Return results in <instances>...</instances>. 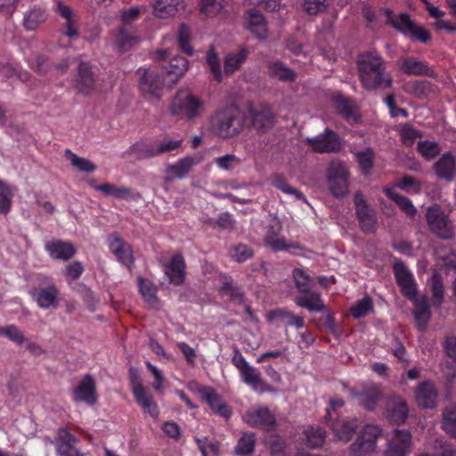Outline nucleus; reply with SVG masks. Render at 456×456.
I'll return each mask as SVG.
<instances>
[{
    "instance_id": "obj_37",
    "label": "nucleus",
    "mask_w": 456,
    "mask_h": 456,
    "mask_svg": "<svg viewBox=\"0 0 456 456\" xmlns=\"http://www.w3.org/2000/svg\"><path fill=\"white\" fill-rule=\"evenodd\" d=\"M75 444L76 438L69 433H65L57 442V453L60 456H84V454L75 447Z\"/></svg>"
},
{
    "instance_id": "obj_2",
    "label": "nucleus",
    "mask_w": 456,
    "mask_h": 456,
    "mask_svg": "<svg viewBox=\"0 0 456 456\" xmlns=\"http://www.w3.org/2000/svg\"><path fill=\"white\" fill-rule=\"evenodd\" d=\"M204 110L205 102L198 95L186 90H179L169 104L171 115L181 120H194Z\"/></svg>"
},
{
    "instance_id": "obj_27",
    "label": "nucleus",
    "mask_w": 456,
    "mask_h": 456,
    "mask_svg": "<svg viewBox=\"0 0 456 456\" xmlns=\"http://www.w3.org/2000/svg\"><path fill=\"white\" fill-rule=\"evenodd\" d=\"M334 102L337 110L348 122L357 123L360 120L357 107L349 98L338 94L335 97Z\"/></svg>"
},
{
    "instance_id": "obj_46",
    "label": "nucleus",
    "mask_w": 456,
    "mask_h": 456,
    "mask_svg": "<svg viewBox=\"0 0 456 456\" xmlns=\"http://www.w3.org/2000/svg\"><path fill=\"white\" fill-rule=\"evenodd\" d=\"M214 163L220 170L230 172L235 167L240 166L241 159L234 154L228 153L215 158Z\"/></svg>"
},
{
    "instance_id": "obj_32",
    "label": "nucleus",
    "mask_w": 456,
    "mask_h": 456,
    "mask_svg": "<svg viewBox=\"0 0 456 456\" xmlns=\"http://www.w3.org/2000/svg\"><path fill=\"white\" fill-rule=\"evenodd\" d=\"M202 397L204 401L211 407V409L217 414L228 418L231 411L226 403L217 395L212 389L206 388L202 391Z\"/></svg>"
},
{
    "instance_id": "obj_33",
    "label": "nucleus",
    "mask_w": 456,
    "mask_h": 456,
    "mask_svg": "<svg viewBox=\"0 0 456 456\" xmlns=\"http://www.w3.org/2000/svg\"><path fill=\"white\" fill-rule=\"evenodd\" d=\"M408 407L400 398L393 399L388 403L387 418L395 424L403 423L407 418Z\"/></svg>"
},
{
    "instance_id": "obj_1",
    "label": "nucleus",
    "mask_w": 456,
    "mask_h": 456,
    "mask_svg": "<svg viewBox=\"0 0 456 456\" xmlns=\"http://www.w3.org/2000/svg\"><path fill=\"white\" fill-rule=\"evenodd\" d=\"M358 67L360 79L364 88L373 90L391 86V77L385 72L384 64L379 56L372 53L362 54L359 57Z\"/></svg>"
},
{
    "instance_id": "obj_8",
    "label": "nucleus",
    "mask_w": 456,
    "mask_h": 456,
    "mask_svg": "<svg viewBox=\"0 0 456 456\" xmlns=\"http://www.w3.org/2000/svg\"><path fill=\"white\" fill-rule=\"evenodd\" d=\"M426 219L432 232L443 239H451L453 229L441 208L435 204L427 209Z\"/></svg>"
},
{
    "instance_id": "obj_3",
    "label": "nucleus",
    "mask_w": 456,
    "mask_h": 456,
    "mask_svg": "<svg viewBox=\"0 0 456 456\" xmlns=\"http://www.w3.org/2000/svg\"><path fill=\"white\" fill-rule=\"evenodd\" d=\"M243 121L240 115L232 109L216 111L209 119V129L222 138H232L240 133Z\"/></svg>"
},
{
    "instance_id": "obj_26",
    "label": "nucleus",
    "mask_w": 456,
    "mask_h": 456,
    "mask_svg": "<svg viewBox=\"0 0 456 456\" xmlns=\"http://www.w3.org/2000/svg\"><path fill=\"white\" fill-rule=\"evenodd\" d=\"M413 314L417 327L420 330H425L430 319V309L427 297L422 296L414 297Z\"/></svg>"
},
{
    "instance_id": "obj_19",
    "label": "nucleus",
    "mask_w": 456,
    "mask_h": 456,
    "mask_svg": "<svg viewBox=\"0 0 456 456\" xmlns=\"http://www.w3.org/2000/svg\"><path fill=\"white\" fill-rule=\"evenodd\" d=\"M395 275L402 292L411 299L416 297V284L412 274L402 263H395L394 266Z\"/></svg>"
},
{
    "instance_id": "obj_24",
    "label": "nucleus",
    "mask_w": 456,
    "mask_h": 456,
    "mask_svg": "<svg viewBox=\"0 0 456 456\" xmlns=\"http://www.w3.org/2000/svg\"><path fill=\"white\" fill-rule=\"evenodd\" d=\"M274 120V115L270 107L263 106L252 113V126L257 133L269 130Z\"/></svg>"
},
{
    "instance_id": "obj_23",
    "label": "nucleus",
    "mask_w": 456,
    "mask_h": 456,
    "mask_svg": "<svg viewBox=\"0 0 456 456\" xmlns=\"http://www.w3.org/2000/svg\"><path fill=\"white\" fill-rule=\"evenodd\" d=\"M74 400L89 404H94L96 402L95 382L91 376L84 377L78 383L74 391Z\"/></svg>"
},
{
    "instance_id": "obj_52",
    "label": "nucleus",
    "mask_w": 456,
    "mask_h": 456,
    "mask_svg": "<svg viewBox=\"0 0 456 456\" xmlns=\"http://www.w3.org/2000/svg\"><path fill=\"white\" fill-rule=\"evenodd\" d=\"M402 69L405 73L411 75H421L427 72V67L425 64L414 58H408L404 60Z\"/></svg>"
},
{
    "instance_id": "obj_40",
    "label": "nucleus",
    "mask_w": 456,
    "mask_h": 456,
    "mask_svg": "<svg viewBox=\"0 0 456 456\" xmlns=\"http://www.w3.org/2000/svg\"><path fill=\"white\" fill-rule=\"evenodd\" d=\"M359 403L369 410H373L376 406L380 392L376 386H370L362 389L357 394Z\"/></svg>"
},
{
    "instance_id": "obj_17",
    "label": "nucleus",
    "mask_w": 456,
    "mask_h": 456,
    "mask_svg": "<svg viewBox=\"0 0 456 456\" xmlns=\"http://www.w3.org/2000/svg\"><path fill=\"white\" fill-rule=\"evenodd\" d=\"M243 419L250 426L268 428L274 425L275 419L270 411L265 407L250 408L243 415Z\"/></svg>"
},
{
    "instance_id": "obj_54",
    "label": "nucleus",
    "mask_w": 456,
    "mask_h": 456,
    "mask_svg": "<svg viewBox=\"0 0 456 456\" xmlns=\"http://www.w3.org/2000/svg\"><path fill=\"white\" fill-rule=\"evenodd\" d=\"M443 428L448 434L456 437V406L444 412Z\"/></svg>"
},
{
    "instance_id": "obj_4",
    "label": "nucleus",
    "mask_w": 456,
    "mask_h": 456,
    "mask_svg": "<svg viewBox=\"0 0 456 456\" xmlns=\"http://www.w3.org/2000/svg\"><path fill=\"white\" fill-rule=\"evenodd\" d=\"M232 362L239 370L241 380L252 390L260 394L271 391L268 385L262 379L259 370L250 365L238 349L234 351Z\"/></svg>"
},
{
    "instance_id": "obj_15",
    "label": "nucleus",
    "mask_w": 456,
    "mask_h": 456,
    "mask_svg": "<svg viewBox=\"0 0 456 456\" xmlns=\"http://www.w3.org/2000/svg\"><path fill=\"white\" fill-rule=\"evenodd\" d=\"M378 19L383 20L385 26H391L394 28H422L416 27L411 16L407 12L395 14L389 8L381 9L378 14Z\"/></svg>"
},
{
    "instance_id": "obj_43",
    "label": "nucleus",
    "mask_w": 456,
    "mask_h": 456,
    "mask_svg": "<svg viewBox=\"0 0 456 456\" xmlns=\"http://www.w3.org/2000/svg\"><path fill=\"white\" fill-rule=\"evenodd\" d=\"M269 74L282 81H291L295 78L293 70L287 68L280 61H273L268 64Z\"/></svg>"
},
{
    "instance_id": "obj_16",
    "label": "nucleus",
    "mask_w": 456,
    "mask_h": 456,
    "mask_svg": "<svg viewBox=\"0 0 456 456\" xmlns=\"http://www.w3.org/2000/svg\"><path fill=\"white\" fill-rule=\"evenodd\" d=\"M354 204L356 214L363 231L366 232H373L376 228L377 220L374 213L370 209L361 192L355 194Z\"/></svg>"
},
{
    "instance_id": "obj_48",
    "label": "nucleus",
    "mask_w": 456,
    "mask_h": 456,
    "mask_svg": "<svg viewBox=\"0 0 456 456\" xmlns=\"http://www.w3.org/2000/svg\"><path fill=\"white\" fill-rule=\"evenodd\" d=\"M265 242L273 251H289L290 253H295L294 250L300 248L298 244L288 243L284 239L275 238L273 236H267Z\"/></svg>"
},
{
    "instance_id": "obj_20",
    "label": "nucleus",
    "mask_w": 456,
    "mask_h": 456,
    "mask_svg": "<svg viewBox=\"0 0 456 456\" xmlns=\"http://www.w3.org/2000/svg\"><path fill=\"white\" fill-rule=\"evenodd\" d=\"M164 273L171 283L175 285L182 284L185 277L183 257L180 254L174 255L170 262L165 265Z\"/></svg>"
},
{
    "instance_id": "obj_59",
    "label": "nucleus",
    "mask_w": 456,
    "mask_h": 456,
    "mask_svg": "<svg viewBox=\"0 0 456 456\" xmlns=\"http://www.w3.org/2000/svg\"><path fill=\"white\" fill-rule=\"evenodd\" d=\"M418 150L419 153L426 159H432L436 157L440 151L437 143L428 141L419 142Z\"/></svg>"
},
{
    "instance_id": "obj_44",
    "label": "nucleus",
    "mask_w": 456,
    "mask_h": 456,
    "mask_svg": "<svg viewBox=\"0 0 456 456\" xmlns=\"http://www.w3.org/2000/svg\"><path fill=\"white\" fill-rule=\"evenodd\" d=\"M306 445L316 448L321 446L324 442L325 431L319 427L309 426L305 431Z\"/></svg>"
},
{
    "instance_id": "obj_14",
    "label": "nucleus",
    "mask_w": 456,
    "mask_h": 456,
    "mask_svg": "<svg viewBox=\"0 0 456 456\" xmlns=\"http://www.w3.org/2000/svg\"><path fill=\"white\" fill-rule=\"evenodd\" d=\"M188 61L181 56H175L162 65V74L167 78L168 87H173L186 73Z\"/></svg>"
},
{
    "instance_id": "obj_34",
    "label": "nucleus",
    "mask_w": 456,
    "mask_h": 456,
    "mask_svg": "<svg viewBox=\"0 0 456 456\" xmlns=\"http://www.w3.org/2000/svg\"><path fill=\"white\" fill-rule=\"evenodd\" d=\"M138 285L144 302L151 308H158L159 301L156 295V286L151 281L142 278H138Z\"/></svg>"
},
{
    "instance_id": "obj_39",
    "label": "nucleus",
    "mask_w": 456,
    "mask_h": 456,
    "mask_svg": "<svg viewBox=\"0 0 456 456\" xmlns=\"http://www.w3.org/2000/svg\"><path fill=\"white\" fill-rule=\"evenodd\" d=\"M384 192L389 199L394 200L407 216L411 217L416 215L417 209L410 200L400 195L393 188H384Z\"/></svg>"
},
{
    "instance_id": "obj_5",
    "label": "nucleus",
    "mask_w": 456,
    "mask_h": 456,
    "mask_svg": "<svg viewBox=\"0 0 456 456\" xmlns=\"http://www.w3.org/2000/svg\"><path fill=\"white\" fill-rule=\"evenodd\" d=\"M183 139H174L165 136L157 142H139L129 148L126 153L134 155L137 159L151 158L169 152L179 148Z\"/></svg>"
},
{
    "instance_id": "obj_13",
    "label": "nucleus",
    "mask_w": 456,
    "mask_h": 456,
    "mask_svg": "<svg viewBox=\"0 0 456 456\" xmlns=\"http://www.w3.org/2000/svg\"><path fill=\"white\" fill-rule=\"evenodd\" d=\"M203 152H197L191 156L184 157L177 162L170 165L166 169V175L168 180L184 178L193 167L201 163L204 159Z\"/></svg>"
},
{
    "instance_id": "obj_60",
    "label": "nucleus",
    "mask_w": 456,
    "mask_h": 456,
    "mask_svg": "<svg viewBox=\"0 0 456 456\" xmlns=\"http://www.w3.org/2000/svg\"><path fill=\"white\" fill-rule=\"evenodd\" d=\"M57 10L60 16L66 20V28H74L76 26V15L72 9L66 4L59 3Z\"/></svg>"
},
{
    "instance_id": "obj_22",
    "label": "nucleus",
    "mask_w": 456,
    "mask_h": 456,
    "mask_svg": "<svg viewBox=\"0 0 456 456\" xmlns=\"http://www.w3.org/2000/svg\"><path fill=\"white\" fill-rule=\"evenodd\" d=\"M45 248L52 258L61 261L69 260L76 253L74 246L70 242L63 240L48 241L45 243Z\"/></svg>"
},
{
    "instance_id": "obj_10",
    "label": "nucleus",
    "mask_w": 456,
    "mask_h": 456,
    "mask_svg": "<svg viewBox=\"0 0 456 456\" xmlns=\"http://www.w3.org/2000/svg\"><path fill=\"white\" fill-rule=\"evenodd\" d=\"M381 430L375 425H366L361 431L357 440L351 445V451L355 456H362L376 448V442Z\"/></svg>"
},
{
    "instance_id": "obj_18",
    "label": "nucleus",
    "mask_w": 456,
    "mask_h": 456,
    "mask_svg": "<svg viewBox=\"0 0 456 456\" xmlns=\"http://www.w3.org/2000/svg\"><path fill=\"white\" fill-rule=\"evenodd\" d=\"M74 88L77 93L88 95L95 90V79L90 66L81 62L78 66V75L75 80Z\"/></svg>"
},
{
    "instance_id": "obj_53",
    "label": "nucleus",
    "mask_w": 456,
    "mask_h": 456,
    "mask_svg": "<svg viewBox=\"0 0 456 456\" xmlns=\"http://www.w3.org/2000/svg\"><path fill=\"white\" fill-rule=\"evenodd\" d=\"M328 183L332 194L340 197L347 192L348 178H335L331 176L328 178Z\"/></svg>"
},
{
    "instance_id": "obj_6",
    "label": "nucleus",
    "mask_w": 456,
    "mask_h": 456,
    "mask_svg": "<svg viewBox=\"0 0 456 456\" xmlns=\"http://www.w3.org/2000/svg\"><path fill=\"white\" fill-rule=\"evenodd\" d=\"M139 89L150 101L159 100L164 88L168 87L167 78L161 73L148 69L139 70Z\"/></svg>"
},
{
    "instance_id": "obj_45",
    "label": "nucleus",
    "mask_w": 456,
    "mask_h": 456,
    "mask_svg": "<svg viewBox=\"0 0 456 456\" xmlns=\"http://www.w3.org/2000/svg\"><path fill=\"white\" fill-rule=\"evenodd\" d=\"M71 165L80 172L94 173L97 169V166L87 159L78 157L70 151H66Z\"/></svg>"
},
{
    "instance_id": "obj_28",
    "label": "nucleus",
    "mask_w": 456,
    "mask_h": 456,
    "mask_svg": "<svg viewBox=\"0 0 456 456\" xmlns=\"http://www.w3.org/2000/svg\"><path fill=\"white\" fill-rule=\"evenodd\" d=\"M183 7V0H157L153 5V13L158 18L165 19L175 16Z\"/></svg>"
},
{
    "instance_id": "obj_42",
    "label": "nucleus",
    "mask_w": 456,
    "mask_h": 456,
    "mask_svg": "<svg viewBox=\"0 0 456 456\" xmlns=\"http://www.w3.org/2000/svg\"><path fill=\"white\" fill-rule=\"evenodd\" d=\"M58 291L55 286L40 289L36 296L38 305L42 308L53 306L57 303Z\"/></svg>"
},
{
    "instance_id": "obj_41",
    "label": "nucleus",
    "mask_w": 456,
    "mask_h": 456,
    "mask_svg": "<svg viewBox=\"0 0 456 456\" xmlns=\"http://www.w3.org/2000/svg\"><path fill=\"white\" fill-rule=\"evenodd\" d=\"M245 25L248 28H265L267 21L262 12L256 8L248 9L243 15Z\"/></svg>"
},
{
    "instance_id": "obj_47",
    "label": "nucleus",
    "mask_w": 456,
    "mask_h": 456,
    "mask_svg": "<svg viewBox=\"0 0 456 456\" xmlns=\"http://www.w3.org/2000/svg\"><path fill=\"white\" fill-rule=\"evenodd\" d=\"M13 194L12 188L0 179V213L7 214L10 211Z\"/></svg>"
},
{
    "instance_id": "obj_63",
    "label": "nucleus",
    "mask_w": 456,
    "mask_h": 456,
    "mask_svg": "<svg viewBox=\"0 0 456 456\" xmlns=\"http://www.w3.org/2000/svg\"><path fill=\"white\" fill-rule=\"evenodd\" d=\"M177 43L180 49L189 54L192 55L194 53L193 47L191 45L190 30H180L177 36Z\"/></svg>"
},
{
    "instance_id": "obj_51",
    "label": "nucleus",
    "mask_w": 456,
    "mask_h": 456,
    "mask_svg": "<svg viewBox=\"0 0 456 456\" xmlns=\"http://www.w3.org/2000/svg\"><path fill=\"white\" fill-rule=\"evenodd\" d=\"M372 308V300L366 296L351 307V314L354 318H361L369 314Z\"/></svg>"
},
{
    "instance_id": "obj_30",
    "label": "nucleus",
    "mask_w": 456,
    "mask_h": 456,
    "mask_svg": "<svg viewBox=\"0 0 456 456\" xmlns=\"http://www.w3.org/2000/svg\"><path fill=\"white\" fill-rule=\"evenodd\" d=\"M435 171L440 179L452 181L456 171L454 158L450 154L443 155L435 164Z\"/></svg>"
},
{
    "instance_id": "obj_31",
    "label": "nucleus",
    "mask_w": 456,
    "mask_h": 456,
    "mask_svg": "<svg viewBox=\"0 0 456 456\" xmlns=\"http://www.w3.org/2000/svg\"><path fill=\"white\" fill-rule=\"evenodd\" d=\"M296 302L297 305L306 308L311 312H322L325 308L320 294L311 290L301 292L297 297Z\"/></svg>"
},
{
    "instance_id": "obj_50",
    "label": "nucleus",
    "mask_w": 456,
    "mask_h": 456,
    "mask_svg": "<svg viewBox=\"0 0 456 456\" xmlns=\"http://www.w3.org/2000/svg\"><path fill=\"white\" fill-rule=\"evenodd\" d=\"M255 447V438L252 433L244 434L235 447V452L238 455H247L253 452Z\"/></svg>"
},
{
    "instance_id": "obj_55",
    "label": "nucleus",
    "mask_w": 456,
    "mask_h": 456,
    "mask_svg": "<svg viewBox=\"0 0 456 456\" xmlns=\"http://www.w3.org/2000/svg\"><path fill=\"white\" fill-rule=\"evenodd\" d=\"M199 448L203 456L217 455L219 452V443L214 440H208L207 437L196 438Z\"/></svg>"
},
{
    "instance_id": "obj_62",
    "label": "nucleus",
    "mask_w": 456,
    "mask_h": 456,
    "mask_svg": "<svg viewBox=\"0 0 456 456\" xmlns=\"http://www.w3.org/2000/svg\"><path fill=\"white\" fill-rule=\"evenodd\" d=\"M432 283V300L435 305H439L444 300V286L437 275H434L431 280Z\"/></svg>"
},
{
    "instance_id": "obj_25",
    "label": "nucleus",
    "mask_w": 456,
    "mask_h": 456,
    "mask_svg": "<svg viewBox=\"0 0 456 456\" xmlns=\"http://www.w3.org/2000/svg\"><path fill=\"white\" fill-rule=\"evenodd\" d=\"M416 402L422 408H434L436 405L437 392L434 384L424 382L415 392Z\"/></svg>"
},
{
    "instance_id": "obj_58",
    "label": "nucleus",
    "mask_w": 456,
    "mask_h": 456,
    "mask_svg": "<svg viewBox=\"0 0 456 456\" xmlns=\"http://www.w3.org/2000/svg\"><path fill=\"white\" fill-rule=\"evenodd\" d=\"M327 6V0H305L304 2V10L308 15L323 12Z\"/></svg>"
},
{
    "instance_id": "obj_56",
    "label": "nucleus",
    "mask_w": 456,
    "mask_h": 456,
    "mask_svg": "<svg viewBox=\"0 0 456 456\" xmlns=\"http://www.w3.org/2000/svg\"><path fill=\"white\" fill-rule=\"evenodd\" d=\"M331 176H335V178H348L349 172L346 165L339 160L330 162L327 171V178Z\"/></svg>"
},
{
    "instance_id": "obj_38",
    "label": "nucleus",
    "mask_w": 456,
    "mask_h": 456,
    "mask_svg": "<svg viewBox=\"0 0 456 456\" xmlns=\"http://www.w3.org/2000/svg\"><path fill=\"white\" fill-rule=\"evenodd\" d=\"M48 18L45 9L34 7L24 14L23 24L26 28H37L43 25Z\"/></svg>"
},
{
    "instance_id": "obj_49",
    "label": "nucleus",
    "mask_w": 456,
    "mask_h": 456,
    "mask_svg": "<svg viewBox=\"0 0 456 456\" xmlns=\"http://www.w3.org/2000/svg\"><path fill=\"white\" fill-rule=\"evenodd\" d=\"M395 186L410 194H418L421 190V183L409 175L403 176L395 183Z\"/></svg>"
},
{
    "instance_id": "obj_21",
    "label": "nucleus",
    "mask_w": 456,
    "mask_h": 456,
    "mask_svg": "<svg viewBox=\"0 0 456 456\" xmlns=\"http://www.w3.org/2000/svg\"><path fill=\"white\" fill-rule=\"evenodd\" d=\"M109 247L121 264L126 266L133 264L134 256L132 248L129 244L124 242L119 237L110 235L109 237Z\"/></svg>"
},
{
    "instance_id": "obj_36",
    "label": "nucleus",
    "mask_w": 456,
    "mask_h": 456,
    "mask_svg": "<svg viewBox=\"0 0 456 456\" xmlns=\"http://www.w3.org/2000/svg\"><path fill=\"white\" fill-rule=\"evenodd\" d=\"M206 62L213 79L221 83L224 72L222 70L220 57L213 46L206 53Z\"/></svg>"
},
{
    "instance_id": "obj_35",
    "label": "nucleus",
    "mask_w": 456,
    "mask_h": 456,
    "mask_svg": "<svg viewBox=\"0 0 456 456\" xmlns=\"http://www.w3.org/2000/svg\"><path fill=\"white\" fill-rule=\"evenodd\" d=\"M93 187L98 191L102 192L106 196L113 197L117 200H128L134 199V192L126 187H118L111 183H103L100 185H93Z\"/></svg>"
},
{
    "instance_id": "obj_7",
    "label": "nucleus",
    "mask_w": 456,
    "mask_h": 456,
    "mask_svg": "<svg viewBox=\"0 0 456 456\" xmlns=\"http://www.w3.org/2000/svg\"><path fill=\"white\" fill-rule=\"evenodd\" d=\"M343 405L344 402L340 399L331 400L330 407L327 408V417L331 421L330 428L336 437L340 441L347 442L354 436L358 423L355 419L339 417L334 419L335 411Z\"/></svg>"
},
{
    "instance_id": "obj_11",
    "label": "nucleus",
    "mask_w": 456,
    "mask_h": 456,
    "mask_svg": "<svg viewBox=\"0 0 456 456\" xmlns=\"http://www.w3.org/2000/svg\"><path fill=\"white\" fill-rule=\"evenodd\" d=\"M411 448V434L407 430L395 429L387 438L385 456H406Z\"/></svg>"
},
{
    "instance_id": "obj_61",
    "label": "nucleus",
    "mask_w": 456,
    "mask_h": 456,
    "mask_svg": "<svg viewBox=\"0 0 456 456\" xmlns=\"http://www.w3.org/2000/svg\"><path fill=\"white\" fill-rule=\"evenodd\" d=\"M224 0H202L201 10L207 15H215L221 12L224 7Z\"/></svg>"
},
{
    "instance_id": "obj_9",
    "label": "nucleus",
    "mask_w": 456,
    "mask_h": 456,
    "mask_svg": "<svg viewBox=\"0 0 456 456\" xmlns=\"http://www.w3.org/2000/svg\"><path fill=\"white\" fill-rule=\"evenodd\" d=\"M132 392L135 402L142 411L149 414L152 419H158L159 415V406L136 376L132 378Z\"/></svg>"
},
{
    "instance_id": "obj_29",
    "label": "nucleus",
    "mask_w": 456,
    "mask_h": 456,
    "mask_svg": "<svg viewBox=\"0 0 456 456\" xmlns=\"http://www.w3.org/2000/svg\"><path fill=\"white\" fill-rule=\"evenodd\" d=\"M248 56L246 48H239L227 53L224 57V72L232 75L239 70Z\"/></svg>"
},
{
    "instance_id": "obj_12",
    "label": "nucleus",
    "mask_w": 456,
    "mask_h": 456,
    "mask_svg": "<svg viewBox=\"0 0 456 456\" xmlns=\"http://www.w3.org/2000/svg\"><path fill=\"white\" fill-rule=\"evenodd\" d=\"M306 142L316 152H338L342 147V141L338 135L326 129L322 134L313 138H306Z\"/></svg>"
},
{
    "instance_id": "obj_64",
    "label": "nucleus",
    "mask_w": 456,
    "mask_h": 456,
    "mask_svg": "<svg viewBox=\"0 0 456 456\" xmlns=\"http://www.w3.org/2000/svg\"><path fill=\"white\" fill-rule=\"evenodd\" d=\"M293 278L296 287L301 292L308 290L309 276L301 269H295L293 272Z\"/></svg>"
},
{
    "instance_id": "obj_57",
    "label": "nucleus",
    "mask_w": 456,
    "mask_h": 456,
    "mask_svg": "<svg viewBox=\"0 0 456 456\" xmlns=\"http://www.w3.org/2000/svg\"><path fill=\"white\" fill-rule=\"evenodd\" d=\"M357 161L363 173L367 174L372 167L374 154L370 149L356 152Z\"/></svg>"
}]
</instances>
